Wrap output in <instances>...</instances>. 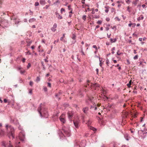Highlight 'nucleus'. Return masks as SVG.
Instances as JSON below:
<instances>
[{
    "label": "nucleus",
    "instance_id": "f257e3e1",
    "mask_svg": "<svg viewBox=\"0 0 147 147\" xmlns=\"http://www.w3.org/2000/svg\"><path fill=\"white\" fill-rule=\"evenodd\" d=\"M6 134L7 136L10 139H13L15 138V129L11 125H6L5 126Z\"/></svg>",
    "mask_w": 147,
    "mask_h": 147
},
{
    "label": "nucleus",
    "instance_id": "f03ea898",
    "mask_svg": "<svg viewBox=\"0 0 147 147\" xmlns=\"http://www.w3.org/2000/svg\"><path fill=\"white\" fill-rule=\"evenodd\" d=\"M59 134H62L65 136V135L67 136H69L70 135V131L69 130H67V129H65L63 128L60 131Z\"/></svg>",
    "mask_w": 147,
    "mask_h": 147
},
{
    "label": "nucleus",
    "instance_id": "7ed1b4c3",
    "mask_svg": "<svg viewBox=\"0 0 147 147\" xmlns=\"http://www.w3.org/2000/svg\"><path fill=\"white\" fill-rule=\"evenodd\" d=\"M19 137L20 140L23 141L25 138V135L24 131L22 130L20 132L19 134Z\"/></svg>",
    "mask_w": 147,
    "mask_h": 147
},
{
    "label": "nucleus",
    "instance_id": "20e7f679",
    "mask_svg": "<svg viewBox=\"0 0 147 147\" xmlns=\"http://www.w3.org/2000/svg\"><path fill=\"white\" fill-rule=\"evenodd\" d=\"M144 130H141L140 131H141V133H140L139 131H138V134L140 136V134H143V136H141L142 138L143 139H144L146 136V134L147 133V132L144 130Z\"/></svg>",
    "mask_w": 147,
    "mask_h": 147
},
{
    "label": "nucleus",
    "instance_id": "39448f33",
    "mask_svg": "<svg viewBox=\"0 0 147 147\" xmlns=\"http://www.w3.org/2000/svg\"><path fill=\"white\" fill-rule=\"evenodd\" d=\"M65 115L64 114H62L59 117V119L61 121L63 124L65 123L66 121L65 119Z\"/></svg>",
    "mask_w": 147,
    "mask_h": 147
},
{
    "label": "nucleus",
    "instance_id": "423d86ee",
    "mask_svg": "<svg viewBox=\"0 0 147 147\" xmlns=\"http://www.w3.org/2000/svg\"><path fill=\"white\" fill-rule=\"evenodd\" d=\"M14 101V99L13 96H12V99L11 100H7L6 99H4V102L5 103H6L7 102L9 104L11 102H13Z\"/></svg>",
    "mask_w": 147,
    "mask_h": 147
},
{
    "label": "nucleus",
    "instance_id": "0eeeda50",
    "mask_svg": "<svg viewBox=\"0 0 147 147\" xmlns=\"http://www.w3.org/2000/svg\"><path fill=\"white\" fill-rule=\"evenodd\" d=\"M74 113L71 111H69L67 113L68 117L69 119H71L73 116Z\"/></svg>",
    "mask_w": 147,
    "mask_h": 147
},
{
    "label": "nucleus",
    "instance_id": "6e6552de",
    "mask_svg": "<svg viewBox=\"0 0 147 147\" xmlns=\"http://www.w3.org/2000/svg\"><path fill=\"white\" fill-rule=\"evenodd\" d=\"M77 95L78 96H79L80 98L84 96L81 90H80L78 91V93Z\"/></svg>",
    "mask_w": 147,
    "mask_h": 147
},
{
    "label": "nucleus",
    "instance_id": "1a4fd4ad",
    "mask_svg": "<svg viewBox=\"0 0 147 147\" xmlns=\"http://www.w3.org/2000/svg\"><path fill=\"white\" fill-rule=\"evenodd\" d=\"M88 110V107H85L82 109V111L86 114L87 113V111Z\"/></svg>",
    "mask_w": 147,
    "mask_h": 147
},
{
    "label": "nucleus",
    "instance_id": "9d476101",
    "mask_svg": "<svg viewBox=\"0 0 147 147\" xmlns=\"http://www.w3.org/2000/svg\"><path fill=\"white\" fill-rule=\"evenodd\" d=\"M55 14L58 17V18H59L60 19H62V17L61 16H60L59 13H58L57 12H56L55 13Z\"/></svg>",
    "mask_w": 147,
    "mask_h": 147
},
{
    "label": "nucleus",
    "instance_id": "9b49d317",
    "mask_svg": "<svg viewBox=\"0 0 147 147\" xmlns=\"http://www.w3.org/2000/svg\"><path fill=\"white\" fill-rule=\"evenodd\" d=\"M74 123L75 127L76 128H78L79 127V124L77 121H74Z\"/></svg>",
    "mask_w": 147,
    "mask_h": 147
},
{
    "label": "nucleus",
    "instance_id": "f8f14e48",
    "mask_svg": "<svg viewBox=\"0 0 147 147\" xmlns=\"http://www.w3.org/2000/svg\"><path fill=\"white\" fill-rule=\"evenodd\" d=\"M5 132L4 131L1 129H0V135L1 136L4 135Z\"/></svg>",
    "mask_w": 147,
    "mask_h": 147
},
{
    "label": "nucleus",
    "instance_id": "ddd939ff",
    "mask_svg": "<svg viewBox=\"0 0 147 147\" xmlns=\"http://www.w3.org/2000/svg\"><path fill=\"white\" fill-rule=\"evenodd\" d=\"M41 107H39L38 109V111L40 114V116L42 117V113H41Z\"/></svg>",
    "mask_w": 147,
    "mask_h": 147
},
{
    "label": "nucleus",
    "instance_id": "4468645a",
    "mask_svg": "<svg viewBox=\"0 0 147 147\" xmlns=\"http://www.w3.org/2000/svg\"><path fill=\"white\" fill-rule=\"evenodd\" d=\"M40 3L41 5H43L45 4V0H40Z\"/></svg>",
    "mask_w": 147,
    "mask_h": 147
},
{
    "label": "nucleus",
    "instance_id": "2eb2a0df",
    "mask_svg": "<svg viewBox=\"0 0 147 147\" xmlns=\"http://www.w3.org/2000/svg\"><path fill=\"white\" fill-rule=\"evenodd\" d=\"M90 108L92 109L94 108V110H96L97 109V107L96 105H93V106H92Z\"/></svg>",
    "mask_w": 147,
    "mask_h": 147
},
{
    "label": "nucleus",
    "instance_id": "dca6fc26",
    "mask_svg": "<svg viewBox=\"0 0 147 147\" xmlns=\"http://www.w3.org/2000/svg\"><path fill=\"white\" fill-rule=\"evenodd\" d=\"M141 17H139L137 18V20L138 21H139L140 20H142L144 18V17L142 15H141L140 16Z\"/></svg>",
    "mask_w": 147,
    "mask_h": 147
},
{
    "label": "nucleus",
    "instance_id": "f3484780",
    "mask_svg": "<svg viewBox=\"0 0 147 147\" xmlns=\"http://www.w3.org/2000/svg\"><path fill=\"white\" fill-rule=\"evenodd\" d=\"M35 20H36V19H35L34 18H31V19H30L29 21L30 22L32 23V22L35 21Z\"/></svg>",
    "mask_w": 147,
    "mask_h": 147
},
{
    "label": "nucleus",
    "instance_id": "a211bd4d",
    "mask_svg": "<svg viewBox=\"0 0 147 147\" xmlns=\"http://www.w3.org/2000/svg\"><path fill=\"white\" fill-rule=\"evenodd\" d=\"M110 40L111 42L112 43L113 42H116V39L115 38V39H113L112 38H111L110 39Z\"/></svg>",
    "mask_w": 147,
    "mask_h": 147
},
{
    "label": "nucleus",
    "instance_id": "6ab92c4d",
    "mask_svg": "<svg viewBox=\"0 0 147 147\" xmlns=\"http://www.w3.org/2000/svg\"><path fill=\"white\" fill-rule=\"evenodd\" d=\"M14 124L16 125H19V123L18 122V120H16V122H15V123H14Z\"/></svg>",
    "mask_w": 147,
    "mask_h": 147
},
{
    "label": "nucleus",
    "instance_id": "aec40b11",
    "mask_svg": "<svg viewBox=\"0 0 147 147\" xmlns=\"http://www.w3.org/2000/svg\"><path fill=\"white\" fill-rule=\"evenodd\" d=\"M94 87L95 88L97 87H99L100 85L98 84L95 83V84H94Z\"/></svg>",
    "mask_w": 147,
    "mask_h": 147
},
{
    "label": "nucleus",
    "instance_id": "412c9836",
    "mask_svg": "<svg viewBox=\"0 0 147 147\" xmlns=\"http://www.w3.org/2000/svg\"><path fill=\"white\" fill-rule=\"evenodd\" d=\"M60 95V93H59V94H55V97L57 98L58 99V100H59L60 99V98L59 97H58V96L59 95Z\"/></svg>",
    "mask_w": 147,
    "mask_h": 147
},
{
    "label": "nucleus",
    "instance_id": "4be33fe9",
    "mask_svg": "<svg viewBox=\"0 0 147 147\" xmlns=\"http://www.w3.org/2000/svg\"><path fill=\"white\" fill-rule=\"evenodd\" d=\"M41 64H42V66L43 67V70H45V65L44 64L43 62H42Z\"/></svg>",
    "mask_w": 147,
    "mask_h": 147
},
{
    "label": "nucleus",
    "instance_id": "5701e85b",
    "mask_svg": "<svg viewBox=\"0 0 147 147\" xmlns=\"http://www.w3.org/2000/svg\"><path fill=\"white\" fill-rule=\"evenodd\" d=\"M90 129L94 131H96V129L92 127H90Z\"/></svg>",
    "mask_w": 147,
    "mask_h": 147
},
{
    "label": "nucleus",
    "instance_id": "b1692460",
    "mask_svg": "<svg viewBox=\"0 0 147 147\" xmlns=\"http://www.w3.org/2000/svg\"><path fill=\"white\" fill-rule=\"evenodd\" d=\"M40 81V78L39 77H37L36 78V81L37 82H38Z\"/></svg>",
    "mask_w": 147,
    "mask_h": 147
},
{
    "label": "nucleus",
    "instance_id": "393cba45",
    "mask_svg": "<svg viewBox=\"0 0 147 147\" xmlns=\"http://www.w3.org/2000/svg\"><path fill=\"white\" fill-rule=\"evenodd\" d=\"M90 81L89 80H88L87 81V83H86V85L85 87H87V85H88V86L89 85V84H88V83L89 82H90Z\"/></svg>",
    "mask_w": 147,
    "mask_h": 147
},
{
    "label": "nucleus",
    "instance_id": "a878e982",
    "mask_svg": "<svg viewBox=\"0 0 147 147\" xmlns=\"http://www.w3.org/2000/svg\"><path fill=\"white\" fill-rule=\"evenodd\" d=\"M138 0H135V1H133V3L135 4V5H136L137 4V1Z\"/></svg>",
    "mask_w": 147,
    "mask_h": 147
},
{
    "label": "nucleus",
    "instance_id": "bb28decb",
    "mask_svg": "<svg viewBox=\"0 0 147 147\" xmlns=\"http://www.w3.org/2000/svg\"><path fill=\"white\" fill-rule=\"evenodd\" d=\"M51 30L53 32H55L56 30V29L53 28V27H52L51 28Z\"/></svg>",
    "mask_w": 147,
    "mask_h": 147
},
{
    "label": "nucleus",
    "instance_id": "cd10ccee",
    "mask_svg": "<svg viewBox=\"0 0 147 147\" xmlns=\"http://www.w3.org/2000/svg\"><path fill=\"white\" fill-rule=\"evenodd\" d=\"M102 22V21L101 20H98L97 22V23L98 24H100Z\"/></svg>",
    "mask_w": 147,
    "mask_h": 147
},
{
    "label": "nucleus",
    "instance_id": "c85d7f7f",
    "mask_svg": "<svg viewBox=\"0 0 147 147\" xmlns=\"http://www.w3.org/2000/svg\"><path fill=\"white\" fill-rule=\"evenodd\" d=\"M15 120L14 119H12L11 118L10 121L11 123H13V124H14V123H15Z\"/></svg>",
    "mask_w": 147,
    "mask_h": 147
},
{
    "label": "nucleus",
    "instance_id": "c756f323",
    "mask_svg": "<svg viewBox=\"0 0 147 147\" xmlns=\"http://www.w3.org/2000/svg\"><path fill=\"white\" fill-rule=\"evenodd\" d=\"M134 59L135 60H136V59H138V55H136L134 57Z\"/></svg>",
    "mask_w": 147,
    "mask_h": 147
},
{
    "label": "nucleus",
    "instance_id": "7c9ffc66",
    "mask_svg": "<svg viewBox=\"0 0 147 147\" xmlns=\"http://www.w3.org/2000/svg\"><path fill=\"white\" fill-rule=\"evenodd\" d=\"M33 82L32 81H30L29 82V85L30 86H32L33 85Z\"/></svg>",
    "mask_w": 147,
    "mask_h": 147
},
{
    "label": "nucleus",
    "instance_id": "2f4dec72",
    "mask_svg": "<svg viewBox=\"0 0 147 147\" xmlns=\"http://www.w3.org/2000/svg\"><path fill=\"white\" fill-rule=\"evenodd\" d=\"M65 34H63V36L61 38L60 40H63V38L65 37Z\"/></svg>",
    "mask_w": 147,
    "mask_h": 147
},
{
    "label": "nucleus",
    "instance_id": "473e14b6",
    "mask_svg": "<svg viewBox=\"0 0 147 147\" xmlns=\"http://www.w3.org/2000/svg\"><path fill=\"white\" fill-rule=\"evenodd\" d=\"M20 72L21 74H23L25 72V70L22 71V70H20Z\"/></svg>",
    "mask_w": 147,
    "mask_h": 147
},
{
    "label": "nucleus",
    "instance_id": "72a5a7b5",
    "mask_svg": "<svg viewBox=\"0 0 147 147\" xmlns=\"http://www.w3.org/2000/svg\"><path fill=\"white\" fill-rule=\"evenodd\" d=\"M65 11V10L64 8H61V13H62L63 11Z\"/></svg>",
    "mask_w": 147,
    "mask_h": 147
},
{
    "label": "nucleus",
    "instance_id": "f704fd0d",
    "mask_svg": "<svg viewBox=\"0 0 147 147\" xmlns=\"http://www.w3.org/2000/svg\"><path fill=\"white\" fill-rule=\"evenodd\" d=\"M86 15H84L82 17L84 21L86 19Z\"/></svg>",
    "mask_w": 147,
    "mask_h": 147
},
{
    "label": "nucleus",
    "instance_id": "c9c22d12",
    "mask_svg": "<svg viewBox=\"0 0 147 147\" xmlns=\"http://www.w3.org/2000/svg\"><path fill=\"white\" fill-rule=\"evenodd\" d=\"M31 66V64L30 63H29L28 64V65L27 66V68L28 69H29L30 67Z\"/></svg>",
    "mask_w": 147,
    "mask_h": 147
},
{
    "label": "nucleus",
    "instance_id": "e433bc0d",
    "mask_svg": "<svg viewBox=\"0 0 147 147\" xmlns=\"http://www.w3.org/2000/svg\"><path fill=\"white\" fill-rule=\"evenodd\" d=\"M39 3L38 2H36L35 3V6H38V5H39Z\"/></svg>",
    "mask_w": 147,
    "mask_h": 147
},
{
    "label": "nucleus",
    "instance_id": "4c0bfd02",
    "mask_svg": "<svg viewBox=\"0 0 147 147\" xmlns=\"http://www.w3.org/2000/svg\"><path fill=\"white\" fill-rule=\"evenodd\" d=\"M119 50H118L117 53V55H121V53H119Z\"/></svg>",
    "mask_w": 147,
    "mask_h": 147
},
{
    "label": "nucleus",
    "instance_id": "58836bf2",
    "mask_svg": "<svg viewBox=\"0 0 147 147\" xmlns=\"http://www.w3.org/2000/svg\"><path fill=\"white\" fill-rule=\"evenodd\" d=\"M57 24H55L53 26V27L55 28H57Z\"/></svg>",
    "mask_w": 147,
    "mask_h": 147
},
{
    "label": "nucleus",
    "instance_id": "ea45409f",
    "mask_svg": "<svg viewBox=\"0 0 147 147\" xmlns=\"http://www.w3.org/2000/svg\"><path fill=\"white\" fill-rule=\"evenodd\" d=\"M81 53H82V54L83 55H85V54L84 53V52L83 51L82 49V48L81 51Z\"/></svg>",
    "mask_w": 147,
    "mask_h": 147
},
{
    "label": "nucleus",
    "instance_id": "a19ab883",
    "mask_svg": "<svg viewBox=\"0 0 147 147\" xmlns=\"http://www.w3.org/2000/svg\"><path fill=\"white\" fill-rule=\"evenodd\" d=\"M49 5H46L45 6V7H44L43 8L44 9L45 8H46V9H47L49 7Z\"/></svg>",
    "mask_w": 147,
    "mask_h": 147
},
{
    "label": "nucleus",
    "instance_id": "79ce46f5",
    "mask_svg": "<svg viewBox=\"0 0 147 147\" xmlns=\"http://www.w3.org/2000/svg\"><path fill=\"white\" fill-rule=\"evenodd\" d=\"M26 60V59L25 58H23L22 59V61L23 63H24L25 62Z\"/></svg>",
    "mask_w": 147,
    "mask_h": 147
},
{
    "label": "nucleus",
    "instance_id": "37998d69",
    "mask_svg": "<svg viewBox=\"0 0 147 147\" xmlns=\"http://www.w3.org/2000/svg\"><path fill=\"white\" fill-rule=\"evenodd\" d=\"M76 36L75 35H74V34H73V36L72 37V39H73L75 40L76 39Z\"/></svg>",
    "mask_w": 147,
    "mask_h": 147
},
{
    "label": "nucleus",
    "instance_id": "c03bdc74",
    "mask_svg": "<svg viewBox=\"0 0 147 147\" xmlns=\"http://www.w3.org/2000/svg\"><path fill=\"white\" fill-rule=\"evenodd\" d=\"M131 85L130 84H127V85L128 88H130L131 87Z\"/></svg>",
    "mask_w": 147,
    "mask_h": 147
},
{
    "label": "nucleus",
    "instance_id": "a18cd8bd",
    "mask_svg": "<svg viewBox=\"0 0 147 147\" xmlns=\"http://www.w3.org/2000/svg\"><path fill=\"white\" fill-rule=\"evenodd\" d=\"M48 87H51V84L50 83H48Z\"/></svg>",
    "mask_w": 147,
    "mask_h": 147
},
{
    "label": "nucleus",
    "instance_id": "49530a36",
    "mask_svg": "<svg viewBox=\"0 0 147 147\" xmlns=\"http://www.w3.org/2000/svg\"><path fill=\"white\" fill-rule=\"evenodd\" d=\"M2 145L3 146H4L5 147V142H2Z\"/></svg>",
    "mask_w": 147,
    "mask_h": 147
},
{
    "label": "nucleus",
    "instance_id": "de8ad7c7",
    "mask_svg": "<svg viewBox=\"0 0 147 147\" xmlns=\"http://www.w3.org/2000/svg\"><path fill=\"white\" fill-rule=\"evenodd\" d=\"M93 47L94 48H95L96 49H97V47H96V45H94L93 46Z\"/></svg>",
    "mask_w": 147,
    "mask_h": 147
},
{
    "label": "nucleus",
    "instance_id": "09e8293b",
    "mask_svg": "<svg viewBox=\"0 0 147 147\" xmlns=\"http://www.w3.org/2000/svg\"><path fill=\"white\" fill-rule=\"evenodd\" d=\"M106 20L107 21H109L110 20V19L109 18H107Z\"/></svg>",
    "mask_w": 147,
    "mask_h": 147
},
{
    "label": "nucleus",
    "instance_id": "8fccbe9b",
    "mask_svg": "<svg viewBox=\"0 0 147 147\" xmlns=\"http://www.w3.org/2000/svg\"><path fill=\"white\" fill-rule=\"evenodd\" d=\"M45 92H46L47 91V88L46 87H44L43 88Z\"/></svg>",
    "mask_w": 147,
    "mask_h": 147
},
{
    "label": "nucleus",
    "instance_id": "3c124183",
    "mask_svg": "<svg viewBox=\"0 0 147 147\" xmlns=\"http://www.w3.org/2000/svg\"><path fill=\"white\" fill-rule=\"evenodd\" d=\"M91 98L89 97L88 98V100H89L90 101H92V98Z\"/></svg>",
    "mask_w": 147,
    "mask_h": 147
},
{
    "label": "nucleus",
    "instance_id": "603ef678",
    "mask_svg": "<svg viewBox=\"0 0 147 147\" xmlns=\"http://www.w3.org/2000/svg\"><path fill=\"white\" fill-rule=\"evenodd\" d=\"M115 10V9L114 8H112L111 9V12H113Z\"/></svg>",
    "mask_w": 147,
    "mask_h": 147
},
{
    "label": "nucleus",
    "instance_id": "864d4df0",
    "mask_svg": "<svg viewBox=\"0 0 147 147\" xmlns=\"http://www.w3.org/2000/svg\"><path fill=\"white\" fill-rule=\"evenodd\" d=\"M22 68L21 67H18L17 68V69L18 70H21V69H22Z\"/></svg>",
    "mask_w": 147,
    "mask_h": 147
},
{
    "label": "nucleus",
    "instance_id": "5fc2aeb1",
    "mask_svg": "<svg viewBox=\"0 0 147 147\" xmlns=\"http://www.w3.org/2000/svg\"><path fill=\"white\" fill-rule=\"evenodd\" d=\"M30 11V15H32L33 14V13H32V11L30 10H29Z\"/></svg>",
    "mask_w": 147,
    "mask_h": 147
},
{
    "label": "nucleus",
    "instance_id": "6e6d98bb",
    "mask_svg": "<svg viewBox=\"0 0 147 147\" xmlns=\"http://www.w3.org/2000/svg\"><path fill=\"white\" fill-rule=\"evenodd\" d=\"M96 71L97 72V74H98V68H96Z\"/></svg>",
    "mask_w": 147,
    "mask_h": 147
},
{
    "label": "nucleus",
    "instance_id": "4d7b16f0",
    "mask_svg": "<svg viewBox=\"0 0 147 147\" xmlns=\"http://www.w3.org/2000/svg\"><path fill=\"white\" fill-rule=\"evenodd\" d=\"M64 81V80L63 79H61L60 80V82H63Z\"/></svg>",
    "mask_w": 147,
    "mask_h": 147
},
{
    "label": "nucleus",
    "instance_id": "13d9d810",
    "mask_svg": "<svg viewBox=\"0 0 147 147\" xmlns=\"http://www.w3.org/2000/svg\"><path fill=\"white\" fill-rule=\"evenodd\" d=\"M109 60L107 59V62H106V64H107V65H108V64H109Z\"/></svg>",
    "mask_w": 147,
    "mask_h": 147
},
{
    "label": "nucleus",
    "instance_id": "bf43d9fd",
    "mask_svg": "<svg viewBox=\"0 0 147 147\" xmlns=\"http://www.w3.org/2000/svg\"><path fill=\"white\" fill-rule=\"evenodd\" d=\"M85 1V0H82V3L83 4H85V2H84Z\"/></svg>",
    "mask_w": 147,
    "mask_h": 147
},
{
    "label": "nucleus",
    "instance_id": "052dcab7",
    "mask_svg": "<svg viewBox=\"0 0 147 147\" xmlns=\"http://www.w3.org/2000/svg\"><path fill=\"white\" fill-rule=\"evenodd\" d=\"M29 93L32 94V90H29Z\"/></svg>",
    "mask_w": 147,
    "mask_h": 147
},
{
    "label": "nucleus",
    "instance_id": "680f3d73",
    "mask_svg": "<svg viewBox=\"0 0 147 147\" xmlns=\"http://www.w3.org/2000/svg\"><path fill=\"white\" fill-rule=\"evenodd\" d=\"M99 16H96L94 17V18H99Z\"/></svg>",
    "mask_w": 147,
    "mask_h": 147
},
{
    "label": "nucleus",
    "instance_id": "e2e57ef3",
    "mask_svg": "<svg viewBox=\"0 0 147 147\" xmlns=\"http://www.w3.org/2000/svg\"><path fill=\"white\" fill-rule=\"evenodd\" d=\"M68 9L69 10H70L71 9V6L69 5H68Z\"/></svg>",
    "mask_w": 147,
    "mask_h": 147
},
{
    "label": "nucleus",
    "instance_id": "0e129e2a",
    "mask_svg": "<svg viewBox=\"0 0 147 147\" xmlns=\"http://www.w3.org/2000/svg\"><path fill=\"white\" fill-rule=\"evenodd\" d=\"M127 63L128 64H130V62L129 60H127Z\"/></svg>",
    "mask_w": 147,
    "mask_h": 147
},
{
    "label": "nucleus",
    "instance_id": "69168bd1",
    "mask_svg": "<svg viewBox=\"0 0 147 147\" xmlns=\"http://www.w3.org/2000/svg\"><path fill=\"white\" fill-rule=\"evenodd\" d=\"M105 11L106 13H108L109 11L108 9H106V10H105Z\"/></svg>",
    "mask_w": 147,
    "mask_h": 147
},
{
    "label": "nucleus",
    "instance_id": "338daca9",
    "mask_svg": "<svg viewBox=\"0 0 147 147\" xmlns=\"http://www.w3.org/2000/svg\"><path fill=\"white\" fill-rule=\"evenodd\" d=\"M99 27H100V26L99 25L96 26V27L95 29H97V28H99Z\"/></svg>",
    "mask_w": 147,
    "mask_h": 147
},
{
    "label": "nucleus",
    "instance_id": "774afa93",
    "mask_svg": "<svg viewBox=\"0 0 147 147\" xmlns=\"http://www.w3.org/2000/svg\"><path fill=\"white\" fill-rule=\"evenodd\" d=\"M111 35V34H110V35H109L108 34H107V36L108 38H109L110 37V36Z\"/></svg>",
    "mask_w": 147,
    "mask_h": 147
}]
</instances>
